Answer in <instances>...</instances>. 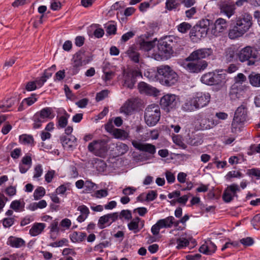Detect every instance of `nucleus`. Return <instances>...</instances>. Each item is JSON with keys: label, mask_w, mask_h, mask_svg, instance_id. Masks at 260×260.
Instances as JSON below:
<instances>
[{"label": "nucleus", "mask_w": 260, "mask_h": 260, "mask_svg": "<svg viewBox=\"0 0 260 260\" xmlns=\"http://www.w3.org/2000/svg\"><path fill=\"white\" fill-rule=\"evenodd\" d=\"M240 242L244 246H250L254 243V241L251 237L242 238L240 240Z\"/></svg>", "instance_id": "53"}, {"label": "nucleus", "mask_w": 260, "mask_h": 260, "mask_svg": "<svg viewBox=\"0 0 260 260\" xmlns=\"http://www.w3.org/2000/svg\"><path fill=\"white\" fill-rule=\"evenodd\" d=\"M127 54L129 57L134 62H139L140 54L133 48H129L127 51Z\"/></svg>", "instance_id": "42"}, {"label": "nucleus", "mask_w": 260, "mask_h": 260, "mask_svg": "<svg viewBox=\"0 0 260 260\" xmlns=\"http://www.w3.org/2000/svg\"><path fill=\"white\" fill-rule=\"evenodd\" d=\"M55 174L54 170H49L45 175V180L47 183H50Z\"/></svg>", "instance_id": "52"}, {"label": "nucleus", "mask_w": 260, "mask_h": 260, "mask_svg": "<svg viewBox=\"0 0 260 260\" xmlns=\"http://www.w3.org/2000/svg\"><path fill=\"white\" fill-rule=\"evenodd\" d=\"M128 150V147L126 144L121 142L117 143L115 151L118 155H122L126 153Z\"/></svg>", "instance_id": "40"}, {"label": "nucleus", "mask_w": 260, "mask_h": 260, "mask_svg": "<svg viewBox=\"0 0 260 260\" xmlns=\"http://www.w3.org/2000/svg\"><path fill=\"white\" fill-rule=\"evenodd\" d=\"M240 191L238 185L232 184L228 186L225 189L222 195V199L226 203L232 201L234 197H237V193Z\"/></svg>", "instance_id": "15"}, {"label": "nucleus", "mask_w": 260, "mask_h": 260, "mask_svg": "<svg viewBox=\"0 0 260 260\" xmlns=\"http://www.w3.org/2000/svg\"><path fill=\"white\" fill-rule=\"evenodd\" d=\"M213 75L214 72H209L203 75L201 79V82L205 84L209 85H213Z\"/></svg>", "instance_id": "37"}, {"label": "nucleus", "mask_w": 260, "mask_h": 260, "mask_svg": "<svg viewBox=\"0 0 260 260\" xmlns=\"http://www.w3.org/2000/svg\"><path fill=\"white\" fill-rule=\"evenodd\" d=\"M5 192L8 196H14L16 193V189L15 187L10 186L5 189Z\"/></svg>", "instance_id": "57"}, {"label": "nucleus", "mask_w": 260, "mask_h": 260, "mask_svg": "<svg viewBox=\"0 0 260 260\" xmlns=\"http://www.w3.org/2000/svg\"><path fill=\"white\" fill-rule=\"evenodd\" d=\"M165 176L167 182L169 183H174L175 180V176L174 174L170 171H167L165 173Z\"/></svg>", "instance_id": "54"}, {"label": "nucleus", "mask_w": 260, "mask_h": 260, "mask_svg": "<svg viewBox=\"0 0 260 260\" xmlns=\"http://www.w3.org/2000/svg\"><path fill=\"white\" fill-rule=\"evenodd\" d=\"M237 57L241 62L248 61L251 57L256 58V55L253 53L252 49L250 46H247L243 48L237 53Z\"/></svg>", "instance_id": "21"}, {"label": "nucleus", "mask_w": 260, "mask_h": 260, "mask_svg": "<svg viewBox=\"0 0 260 260\" xmlns=\"http://www.w3.org/2000/svg\"><path fill=\"white\" fill-rule=\"evenodd\" d=\"M45 189L42 186L37 188L34 192V197L35 200H38L41 199L45 194Z\"/></svg>", "instance_id": "47"}, {"label": "nucleus", "mask_w": 260, "mask_h": 260, "mask_svg": "<svg viewBox=\"0 0 260 260\" xmlns=\"http://www.w3.org/2000/svg\"><path fill=\"white\" fill-rule=\"evenodd\" d=\"M109 91L107 90H103L102 91L98 93L96 96V100L98 101H100L103 100L108 94Z\"/></svg>", "instance_id": "59"}, {"label": "nucleus", "mask_w": 260, "mask_h": 260, "mask_svg": "<svg viewBox=\"0 0 260 260\" xmlns=\"http://www.w3.org/2000/svg\"><path fill=\"white\" fill-rule=\"evenodd\" d=\"M160 117V112L159 106L156 104L149 105L145 109V121L149 126L156 125Z\"/></svg>", "instance_id": "6"}, {"label": "nucleus", "mask_w": 260, "mask_h": 260, "mask_svg": "<svg viewBox=\"0 0 260 260\" xmlns=\"http://www.w3.org/2000/svg\"><path fill=\"white\" fill-rule=\"evenodd\" d=\"M61 5L58 0H53L51 2L50 8L53 11H57L61 8Z\"/></svg>", "instance_id": "56"}, {"label": "nucleus", "mask_w": 260, "mask_h": 260, "mask_svg": "<svg viewBox=\"0 0 260 260\" xmlns=\"http://www.w3.org/2000/svg\"><path fill=\"white\" fill-rule=\"evenodd\" d=\"M61 141L63 147L67 149H72L77 146V139L73 135L62 137Z\"/></svg>", "instance_id": "23"}, {"label": "nucleus", "mask_w": 260, "mask_h": 260, "mask_svg": "<svg viewBox=\"0 0 260 260\" xmlns=\"http://www.w3.org/2000/svg\"><path fill=\"white\" fill-rule=\"evenodd\" d=\"M157 40H153L152 41H145L144 39H140L138 41V45L140 48L145 51H149L154 48L156 44Z\"/></svg>", "instance_id": "29"}, {"label": "nucleus", "mask_w": 260, "mask_h": 260, "mask_svg": "<svg viewBox=\"0 0 260 260\" xmlns=\"http://www.w3.org/2000/svg\"><path fill=\"white\" fill-rule=\"evenodd\" d=\"M133 146L140 151H144L153 154L156 152V148L154 145L149 143H142L137 140L132 141Z\"/></svg>", "instance_id": "20"}, {"label": "nucleus", "mask_w": 260, "mask_h": 260, "mask_svg": "<svg viewBox=\"0 0 260 260\" xmlns=\"http://www.w3.org/2000/svg\"><path fill=\"white\" fill-rule=\"evenodd\" d=\"M182 66L189 73H198L207 67V63L204 60H188L187 58Z\"/></svg>", "instance_id": "9"}, {"label": "nucleus", "mask_w": 260, "mask_h": 260, "mask_svg": "<svg viewBox=\"0 0 260 260\" xmlns=\"http://www.w3.org/2000/svg\"><path fill=\"white\" fill-rule=\"evenodd\" d=\"M45 227L46 224L44 223H35L29 230V233L32 237L37 236L42 233Z\"/></svg>", "instance_id": "30"}, {"label": "nucleus", "mask_w": 260, "mask_h": 260, "mask_svg": "<svg viewBox=\"0 0 260 260\" xmlns=\"http://www.w3.org/2000/svg\"><path fill=\"white\" fill-rule=\"evenodd\" d=\"M220 13L230 18L235 13V5L233 3L224 2L219 5Z\"/></svg>", "instance_id": "19"}, {"label": "nucleus", "mask_w": 260, "mask_h": 260, "mask_svg": "<svg viewBox=\"0 0 260 260\" xmlns=\"http://www.w3.org/2000/svg\"><path fill=\"white\" fill-rule=\"evenodd\" d=\"M77 210L80 211L81 214L85 215L87 216H88L89 214L90 213L88 208L85 205H84L79 206L77 208Z\"/></svg>", "instance_id": "58"}, {"label": "nucleus", "mask_w": 260, "mask_h": 260, "mask_svg": "<svg viewBox=\"0 0 260 260\" xmlns=\"http://www.w3.org/2000/svg\"><path fill=\"white\" fill-rule=\"evenodd\" d=\"M141 73L136 69H129L124 71L121 83L123 86L132 89L136 82V78L141 77Z\"/></svg>", "instance_id": "8"}, {"label": "nucleus", "mask_w": 260, "mask_h": 260, "mask_svg": "<svg viewBox=\"0 0 260 260\" xmlns=\"http://www.w3.org/2000/svg\"><path fill=\"white\" fill-rule=\"evenodd\" d=\"M179 99L175 94H167L160 99V105L161 108L167 112L174 109L177 105Z\"/></svg>", "instance_id": "10"}, {"label": "nucleus", "mask_w": 260, "mask_h": 260, "mask_svg": "<svg viewBox=\"0 0 260 260\" xmlns=\"http://www.w3.org/2000/svg\"><path fill=\"white\" fill-rule=\"evenodd\" d=\"M241 176L240 172L236 171H232L229 172L226 176L227 179H230L231 178H240Z\"/></svg>", "instance_id": "62"}, {"label": "nucleus", "mask_w": 260, "mask_h": 260, "mask_svg": "<svg viewBox=\"0 0 260 260\" xmlns=\"http://www.w3.org/2000/svg\"><path fill=\"white\" fill-rule=\"evenodd\" d=\"M116 31V25L113 24H109L107 26L106 32L109 35H114Z\"/></svg>", "instance_id": "61"}, {"label": "nucleus", "mask_w": 260, "mask_h": 260, "mask_svg": "<svg viewBox=\"0 0 260 260\" xmlns=\"http://www.w3.org/2000/svg\"><path fill=\"white\" fill-rule=\"evenodd\" d=\"M70 117V115L67 112H65L64 114L60 116L58 118L57 126L58 128H64L65 127L68 121V119Z\"/></svg>", "instance_id": "39"}, {"label": "nucleus", "mask_w": 260, "mask_h": 260, "mask_svg": "<svg viewBox=\"0 0 260 260\" xmlns=\"http://www.w3.org/2000/svg\"><path fill=\"white\" fill-rule=\"evenodd\" d=\"M189 244V240L185 238H180L177 240L176 248L178 249H183L187 246Z\"/></svg>", "instance_id": "46"}, {"label": "nucleus", "mask_w": 260, "mask_h": 260, "mask_svg": "<svg viewBox=\"0 0 260 260\" xmlns=\"http://www.w3.org/2000/svg\"><path fill=\"white\" fill-rule=\"evenodd\" d=\"M199 109L207 106L210 101V94L206 92H197L192 95Z\"/></svg>", "instance_id": "12"}, {"label": "nucleus", "mask_w": 260, "mask_h": 260, "mask_svg": "<svg viewBox=\"0 0 260 260\" xmlns=\"http://www.w3.org/2000/svg\"><path fill=\"white\" fill-rule=\"evenodd\" d=\"M213 78V85L222 86L226 82V74L222 72H214Z\"/></svg>", "instance_id": "31"}, {"label": "nucleus", "mask_w": 260, "mask_h": 260, "mask_svg": "<svg viewBox=\"0 0 260 260\" xmlns=\"http://www.w3.org/2000/svg\"><path fill=\"white\" fill-rule=\"evenodd\" d=\"M91 60L90 57L83 52L76 53L73 56L72 67L68 69L69 73L71 75L77 74L81 67L88 63Z\"/></svg>", "instance_id": "4"}, {"label": "nucleus", "mask_w": 260, "mask_h": 260, "mask_svg": "<svg viewBox=\"0 0 260 260\" xmlns=\"http://www.w3.org/2000/svg\"><path fill=\"white\" fill-rule=\"evenodd\" d=\"M37 101V99L35 98H28L24 99L22 102V104L23 105H26L27 106H29L32 105L35 102Z\"/></svg>", "instance_id": "60"}, {"label": "nucleus", "mask_w": 260, "mask_h": 260, "mask_svg": "<svg viewBox=\"0 0 260 260\" xmlns=\"http://www.w3.org/2000/svg\"><path fill=\"white\" fill-rule=\"evenodd\" d=\"M174 220L175 218L172 216L158 220L151 228V231L152 234L155 236L157 235L161 229L171 228L173 225Z\"/></svg>", "instance_id": "11"}, {"label": "nucleus", "mask_w": 260, "mask_h": 260, "mask_svg": "<svg viewBox=\"0 0 260 260\" xmlns=\"http://www.w3.org/2000/svg\"><path fill=\"white\" fill-rule=\"evenodd\" d=\"M19 141L24 145H31L34 143V138L30 135H22L19 137Z\"/></svg>", "instance_id": "43"}, {"label": "nucleus", "mask_w": 260, "mask_h": 260, "mask_svg": "<svg viewBox=\"0 0 260 260\" xmlns=\"http://www.w3.org/2000/svg\"><path fill=\"white\" fill-rule=\"evenodd\" d=\"M135 108V100L129 99L126 101L120 109V113L125 115L132 114Z\"/></svg>", "instance_id": "25"}, {"label": "nucleus", "mask_w": 260, "mask_h": 260, "mask_svg": "<svg viewBox=\"0 0 260 260\" xmlns=\"http://www.w3.org/2000/svg\"><path fill=\"white\" fill-rule=\"evenodd\" d=\"M181 108L185 112H192L199 109L192 96L188 98L185 101Z\"/></svg>", "instance_id": "27"}, {"label": "nucleus", "mask_w": 260, "mask_h": 260, "mask_svg": "<svg viewBox=\"0 0 260 260\" xmlns=\"http://www.w3.org/2000/svg\"><path fill=\"white\" fill-rule=\"evenodd\" d=\"M53 110L50 107H46L42 109L39 113H36L42 119L45 120L47 118H53L54 116H51Z\"/></svg>", "instance_id": "36"}, {"label": "nucleus", "mask_w": 260, "mask_h": 260, "mask_svg": "<svg viewBox=\"0 0 260 260\" xmlns=\"http://www.w3.org/2000/svg\"><path fill=\"white\" fill-rule=\"evenodd\" d=\"M25 203L23 200H15L12 202L10 207L15 211H22L24 208Z\"/></svg>", "instance_id": "38"}, {"label": "nucleus", "mask_w": 260, "mask_h": 260, "mask_svg": "<svg viewBox=\"0 0 260 260\" xmlns=\"http://www.w3.org/2000/svg\"><path fill=\"white\" fill-rule=\"evenodd\" d=\"M43 166L41 164L37 165L34 168V172L33 178L38 179L40 178L43 174Z\"/></svg>", "instance_id": "48"}, {"label": "nucleus", "mask_w": 260, "mask_h": 260, "mask_svg": "<svg viewBox=\"0 0 260 260\" xmlns=\"http://www.w3.org/2000/svg\"><path fill=\"white\" fill-rule=\"evenodd\" d=\"M234 80L236 83L242 84L246 80V77L243 74L239 73L234 77Z\"/></svg>", "instance_id": "55"}, {"label": "nucleus", "mask_w": 260, "mask_h": 260, "mask_svg": "<svg viewBox=\"0 0 260 260\" xmlns=\"http://www.w3.org/2000/svg\"><path fill=\"white\" fill-rule=\"evenodd\" d=\"M228 27L227 21L223 18H219L215 20L214 28L212 29L211 32L215 36H219L221 33L227 29Z\"/></svg>", "instance_id": "17"}, {"label": "nucleus", "mask_w": 260, "mask_h": 260, "mask_svg": "<svg viewBox=\"0 0 260 260\" xmlns=\"http://www.w3.org/2000/svg\"><path fill=\"white\" fill-rule=\"evenodd\" d=\"M247 117V108L245 105H241L236 109L232 123L233 133L240 132Z\"/></svg>", "instance_id": "3"}, {"label": "nucleus", "mask_w": 260, "mask_h": 260, "mask_svg": "<svg viewBox=\"0 0 260 260\" xmlns=\"http://www.w3.org/2000/svg\"><path fill=\"white\" fill-rule=\"evenodd\" d=\"M208 28L200 25L193 26L190 32V37L193 42H197L203 38L206 37Z\"/></svg>", "instance_id": "14"}, {"label": "nucleus", "mask_w": 260, "mask_h": 260, "mask_svg": "<svg viewBox=\"0 0 260 260\" xmlns=\"http://www.w3.org/2000/svg\"><path fill=\"white\" fill-rule=\"evenodd\" d=\"M135 36V32L131 31L123 34L121 37V40L124 42L127 41Z\"/></svg>", "instance_id": "64"}, {"label": "nucleus", "mask_w": 260, "mask_h": 260, "mask_svg": "<svg viewBox=\"0 0 260 260\" xmlns=\"http://www.w3.org/2000/svg\"><path fill=\"white\" fill-rule=\"evenodd\" d=\"M250 84L254 87H260V74L252 72L248 76Z\"/></svg>", "instance_id": "35"}, {"label": "nucleus", "mask_w": 260, "mask_h": 260, "mask_svg": "<svg viewBox=\"0 0 260 260\" xmlns=\"http://www.w3.org/2000/svg\"><path fill=\"white\" fill-rule=\"evenodd\" d=\"M157 77L160 83L165 86H171L178 80V75L176 72L168 65H162L157 67Z\"/></svg>", "instance_id": "2"}, {"label": "nucleus", "mask_w": 260, "mask_h": 260, "mask_svg": "<svg viewBox=\"0 0 260 260\" xmlns=\"http://www.w3.org/2000/svg\"><path fill=\"white\" fill-rule=\"evenodd\" d=\"M252 24V17L248 13L237 17L233 28L229 31V38L235 39L242 36L249 29Z\"/></svg>", "instance_id": "1"}, {"label": "nucleus", "mask_w": 260, "mask_h": 260, "mask_svg": "<svg viewBox=\"0 0 260 260\" xmlns=\"http://www.w3.org/2000/svg\"><path fill=\"white\" fill-rule=\"evenodd\" d=\"M177 30L182 34H185L191 28V25L190 23L183 22L179 24L177 26Z\"/></svg>", "instance_id": "45"}, {"label": "nucleus", "mask_w": 260, "mask_h": 260, "mask_svg": "<svg viewBox=\"0 0 260 260\" xmlns=\"http://www.w3.org/2000/svg\"><path fill=\"white\" fill-rule=\"evenodd\" d=\"M118 213L117 212L104 215L100 217L98 222V226L100 229H103L110 225L112 223L118 219Z\"/></svg>", "instance_id": "13"}, {"label": "nucleus", "mask_w": 260, "mask_h": 260, "mask_svg": "<svg viewBox=\"0 0 260 260\" xmlns=\"http://www.w3.org/2000/svg\"><path fill=\"white\" fill-rule=\"evenodd\" d=\"M7 244L12 247L19 248L24 246L25 242L21 238L10 236L8 239Z\"/></svg>", "instance_id": "28"}, {"label": "nucleus", "mask_w": 260, "mask_h": 260, "mask_svg": "<svg viewBox=\"0 0 260 260\" xmlns=\"http://www.w3.org/2000/svg\"><path fill=\"white\" fill-rule=\"evenodd\" d=\"M216 248L214 243L211 241H207L200 247L199 251L205 254L211 255L215 252Z\"/></svg>", "instance_id": "24"}, {"label": "nucleus", "mask_w": 260, "mask_h": 260, "mask_svg": "<svg viewBox=\"0 0 260 260\" xmlns=\"http://www.w3.org/2000/svg\"><path fill=\"white\" fill-rule=\"evenodd\" d=\"M119 218L121 219L123 218L128 221L132 218V213L128 210H123L119 214Z\"/></svg>", "instance_id": "50"}, {"label": "nucleus", "mask_w": 260, "mask_h": 260, "mask_svg": "<svg viewBox=\"0 0 260 260\" xmlns=\"http://www.w3.org/2000/svg\"><path fill=\"white\" fill-rule=\"evenodd\" d=\"M108 191L106 189H100L94 192L92 196L98 199H101L107 197Z\"/></svg>", "instance_id": "51"}, {"label": "nucleus", "mask_w": 260, "mask_h": 260, "mask_svg": "<svg viewBox=\"0 0 260 260\" xmlns=\"http://www.w3.org/2000/svg\"><path fill=\"white\" fill-rule=\"evenodd\" d=\"M32 159L30 155L23 156L19 164V169L22 174L25 173L31 167Z\"/></svg>", "instance_id": "26"}, {"label": "nucleus", "mask_w": 260, "mask_h": 260, "mask_svg": "<svg viewBox=\"0 0 260 260\" xmlns=\"http://www.w3.org/2000/svg\"><path fill=\"white\" fill-rule=\"evenodd\" d=\"M157 47V53L152 54V57L156 60L167 59L173 53L172 46L166 40L158 41Z\"/></svg>", "instance_id": "5"}, {"label": "nucleus", "mask_w": 260, "mask_h": 260, "mask_svg": "<svg viewBox=\"0 0 260 260\" xmlns=\"http://www.w3.org/2000/svg\"><path fill=\"white\" fill-rule=\"evenodd\" d=\"M112 135L115 138L125 140L129 138V133L124 129L115 128L113 130Z\"/></svg>", "instance_id": "32"}, {"label": "nucleus", "mask_w": 260, "mask_h": 260, "mask_svg": "<svg viewBox=\"0 0 260 260\" xmlns=\"http://www.w3.org/2000/svg\"><path fill=\"white\" fill-rule=\"evenodd\" d=\"M89 100L86 98L82 99L76 103V105L80 108H85L88 103Z\"/></svg>", "instance_id": "63"}, {"label": "nucleus", "mask_w": 260, "mask_h": 260, "mask_svg": "<svg viewBox=\"0 0 260 260\" xmlns=\"http://www.w3.org/2000/svg\"><path fill=\"white\" fill-rule=\"evenodd\" d=\"M212 53L210 48H201L192 52L187 57L188 60H198L206 58Z\"/></svg>", "instance_id": "16"}, {"label": "nucleus", "mask_w": 260, "mask_h": 260, "mask_svg": "<svg viewBox=\"0 0 260 260\" xmlns=\"http://www.w3.org/2000/svg\"><path fill=\"white\" fill-rule=\"evenodd\" d=\"M88 150L97 156L103 157L108 150L107 141L104 139H98L89 143Z\"/></svg>", "instance_id": "7"}, {"label": "nucleus", "mask_w": 260, "mask_h": 260, "mask_svg": "<svg viewBox=\"0 0 260 260\" xmlns=\"http://www.w3.org/2000/svg\"><path fill=\"white\" fill-rule=\"evenodd\" d=\"M38 114H35L34 117V123L33 127L35 129L39 128L41 127L42 123L46 121V120L42 119L38 116Z\"/></svg>", "instance_id": "49"}, {"label": "nucleus", "mask_w": 260, "mask_h": 260, "mask_svg": "<svg viewBox=\"0 0 260 260\" xmlns=\"http://www.w3.org/2000/svg\"><path fill=\"white\" fill-rule=\"evenodd\" d=\"M138 89L141 93L146 94H152L154 93L156 89L155 88L144 82H141L139 83Z\"/></svg>", "instance_id": "33"}, {"label": "nucleus", "mask_w": 260, "mask_h": 260, "mask_svg": "<svg viewBox=\"0 0 260 260\" xmlns=\"http://www.w3.org/2000/svg\"><path fill=\"white\" fill-rule=\"evenodd\" d=\"M84 191L85 192H90L96 189L98 187V185L90 180H86L85 181L84 185Z\"/></svg>", "instance_id": "44"}, {"label": "nucleus", "mask_w": 260, "mask_h": 260, "mask_svg": "<svg viewBox=\"0 0 260 260\" xmlns=\"http://www.w3.org/2000/svg\"><path fill=\"white\" fill-rule=\"evenodd\" d=\"M166 8L169 11L176 10L180 5L178 0H166Z\"/></svg>", "instance_id": "41"}, {"label": "nucleus", "mask_w": 260, "mask_h": 260, "mask_svg": "<svg viewBox=\"0 0 260 260\" xmlns=\"http://www.w3.org/2000/svg\"><path fill=\"white\" fill-rule=\"evenodd\" d=\"M194 122L199 123L201 129H208L212 127L209 119L206 118L202 113L197 114L194 116Z\"/></svg>", "instance_id": "22"}, {"label": "nucleus", "mask_w": 260, "mask_h": 260, "mask_svg": "<svg viewBox=\"0 0 260 260\" xmlns=\"http://www.w3.org/2000/svg\"><path fill=\"white\" fill-rule=\"evenodd\" d=\"M70 237L73 242L80 243L85 239L86 234L81 232H74L70 235Z\"/></svg>", "instance_id": "34"}, {"label": "nucleus", "mask_w": 260, "mask_h": 260, "mask_svg": "<svg viewBox=\"0 0 260 260\" xmlns=\"http://www.w3.org/2000/svg\"><path fill=\"white\" fill-rule=\"evenodd\" d=\"M145 221L139 217L131 219L127 224L128 229L134 234L139 232L144 226Z\"/></svg>", "instance_id": "18"}]
</instances>
